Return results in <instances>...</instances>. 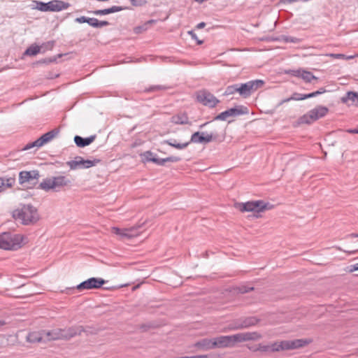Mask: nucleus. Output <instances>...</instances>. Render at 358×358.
Here are the masks:
<instances>
[{
	"mask_svg": "<svg viewBox=\"0 0 358 358\" xmlns=\"http://www.w3.org/2000/svg\"><path fill=\"white\" fill-rule=\"evenodd\" d=\"M88 18L89 17H87L85 16H81V17L76 18L75 21L78 23H85V22L87 23Z\"/></svg>",
	"mask_w": 358,
	"mask_h": 358,
	"instance_id": "nucleus-42",
	"label": "nucleus"
},
{
	"mask_svg": "<svg viewBox=\"0 0 358 358\" xmlns=\"http://www.w3.org/2000/svg\"><path fill=\"white\" fill-rule=\"evenodd\" d=\"M354 271H357L358 270V264H356L355 265H354Z\"/></svg>",
	"mask_w": 358,
	"mask_h": 358,
	"instance_id": "nucleus-60",
	"label": "nucleus"
},
{
	"mask_svg": "<svg viewBox=\"0 0 358 358\" xmlns=\"http://www.w3.org/2000/svg\"><path fill=\"white\" fill-rule=\"evenodd\" d=\"M285 73L293 76L294 77L301 78L306 83H311L313 80H317V78L315 77L310 71L304 70L303 69H289L285 71Z\"/></svg>",
	"mask_w": 358,
	"mask_h": 358,
	"instance_id": "nucleus-17",
	"label": "nucleus"
},
{
	"mask_svg": "<svg viewBox=\"0 0 358 358\" xmlns=\"http://www.w3.org/2000/svg\"><path fill=\"white\" fill-rule=\"evenodd\" d=\"M347 100L352 101V103L358 106V94L354 92H348L346 98H343V102H345Z\"/></svg>",
	"mask_w": 358,
	"mask_h": 358,
	"instance_id": "nucleus-30",
	"label": "nucleus"
},
{
	"mask_svg": "<svg viewBox=\"0 0 358 358\" xmlns=\"http://www.w3.org/2000/svg\"><path fill=\"white\" fill-rule=\"evenodd\" d=\"M205 133L204 132H199L196 131L191 136L190 141H189L190 143H203V139Z\"/></svg>",
	"mask_w": 358,
	"mask_h": 358,
	"instance_id": "nucleus-27",
	"label": "nucleus"
},
{
	"mask_svg": "<svg viewBox=\"0 0 358 358\" xmlns=\"http://www.w3.org/2000/svg\"><path fill=\"white\" fill-rule=\"evenodd\" d=\"M257 350L262 352H267L271 350V348L270 345H259Z\"/></svg>",
	"mask_w": 358,
	"mask_h": 358,
	"instance_id": "nucleus-43",
	"label": "nucleus"
},
{
	"mask_svg": "<svg viewBox=\"0 0 358 358\" xmlns=\"http://www.w3.org/2000/svg\"><path fill=\"white\" fill-rule=\"evenodd\" d=\"M13 217L23 224H33L39 219L36 208L31 204L21 205L13 210Z\"/></svg>",
	"mask_w": 358,
	"mask_h": 358,
	"instance_id": "nucleus-2",
	"label": "nucleus"
},
{
	"mask_svg": "<svg viewBox=\"0 0 358 358\" xmlns=\"http://www.w3.org/2000/svg\"><path fill=\"white\" fill-rule=\"evenodd\" d=\"M145 156L146 157L147 161L149 162V158H152L153 157H156V155H155L153 152L150 151H148L145 153Z\"/></svg>",
	"mask_w": 358,
	"mask_h": 358,
	"instance_id": "nucleus-46",
	"label": "nucleus"
},
{
	"mask_svg": "<svg viewBox=\"0 0 358 358\" xmlns=\"http://www.w3.org/2000/svg\"><path fill=\"white\" fill-rule=\"evenodd\" d=\"M154 22H155V20H150V21L147 22L145 24H143V26L135 27L134 32L136 34H140L142 31H145L148 29V25L153 23Z\"/></svg>",
	"mask_w": 358,
	"mask_h": 358,
	"instance_id": "nucleus-34",
	"label": "nucleus"
},
{
	"mask_svg": "<svg viewBox=\"0 0 358 358\" xmlns=\"http://www.w3.org/2000/svg\"><path fill=\"white\" fill-rule=\"evenodd\" d=\"M164 143L167 144V145H169L173 148H175L176 149L182 150V149L186 148L189 145V142L179 143L176 142V140L171 138V139L164 141Z\"/></svg>",
	"mask_w": 358,
	"mask_h": 358,
	"instance_id": "nucleus-26",
	"label": "nucleus"
},
{
	"mask_svg": "<svg viewBox=\"0 0 358 358\" xmlns=\"http://www.w3.org/2000/svg\"><path fill=\"white\" fill-rule=\"evenodd\" d=\"M196 100L203 106L214 108L220 101L207 90H200L196 93Z\"/></svg>",
	"mask_w": 358,
	"mask_h": 358,
	"instance_id": "nucleus-12",
	"label": "nucleus"
},
{
	"mask_svg": "<svg viewBox=\"0 0 358 358\" xmlns=\"http://www.w3.org/2000/svg\"><path fill=\"white\" fill-rule=\"evenodd\" d=\"M21 238L18 234L9 232L0 234V248L8 250H17L20 245Z\"/></svg>",
	"mask_w": 358,
	"mask_h": 358,
	"instance_id": "nucleus-6",
	"label": "nucleus"
},
{
	"mask_svg": "<svg viewBox=\"0 0 358 358\" xmlns=\"http://www.w3.org/2000/svg\"><path fill=\"white\" fill-rule=\"evenodd\" d=\"M49 11L59 12L62 10L66 9L70 6V4L67 2H64L59 0H54L48 2Z\"/></svg>",
	"mask_w": 358,
	"mask_h": 358,
	"instance_id": "nucleus-19",
	"label": "nucleus"
},
{
	"mask_svg": "<svg viewBox=\"0 0 358 358\" xmlns=\"http://www.w3.org/2000/svg\"><path fill=\"white\" fill-rule=\"evenodd\" d=\"M303 94L295 92L292 94L291 97H289V99L295 100V101H301L304 100V98H303Z\"/></svg>",
	"mask_w": 358,
	"mask_h": 358,
	"instance_id": "nucleus-39",
	"label": "nucleus"
},
{
	"mask_svg": "<svg viewBox=\"0 0 358 358\" xmlns=\"http://www.w3.org/2000/svg\"><path fill=\"white\" fill-rule=\"evenodd\" d=\"M314 96L321 94V92L317 91L313 92Z\"/></svg>",
	"mask_w": 358,
	"mask_h": 358,
	"instance_id": "nucleus-56",
	"label": "nucleus"
},
{
	"mask_svg": "<svg viewBox=\"0 0 358 358\" xmlns=\"http://www.w3.org/2000/svg\"><path fill=\"white\" fill-rule=\"evenodd\" d=\"M130 2L134 6H142L145 3L143 0H130Z\"/></svg>",
	"mask_w": 358,
	"mask_h": 358,
	"instance_id": "nucleus-44",
	"label": "nucleus"
},
{
	"mask_svg": "<svg viewBox=\"0 0 358 358\" xmlns=\"http://www.w3.org/2000/svg\"><path fill=\"white\" fill-rule=\"evenodd\" d=\"M262 338V336L256 332H244L231 336H220L213 338L215 348H224L232 347L236 343L248 341H255Z\"/></svg>",
	"mask_w": 358,
	"mask_h": 358,
	"instance_id": "nucleus-1",
	"label": "nucleus"
},
{
	"mask_svg": "<svg viewBox=\"0 0 358 358\" xmlns=\"http://www.w3.org/2000/svg\"><path fill=\"white\" fill-rule=\"evenodd\" d=\"M181 160V158L178 156H171L166 158H164L165 163L166 162H178Z\"/></svg>",
	"mask_w": 358,
	"mask_h": 358,
	"instance_id": "nucleus-38",
	"label": "nucleus"
},
{
	"mask_svg": "<svg viewBox=\"0 0 358 358\" xmlns=\"http://www.w3.org/2000/svg\"><path fill=\"white\" fill-rule=\"evenodd\" d=\"M80 327H71L69 329H55L51 331H45V342L64 339L69 340L78 334H80L82 329Z\"/></svg>",
	"mask_w": 358,
	"mask_h": 358,
	"instance_id": "nucleus-3",
	"label": "nucleus"
},
{
	"mask_svg": "<svg viewBox=\"0 0 358 358\" xmlns=\"http://www.w3.org/2000/svg\"><path fill=\"white\" fill-rule=\"evenodd\" d=\"M306 339H296L293 341H283L280 343H274L270 348L272 352H278L284 350L297 349L309 344Z\"/></svg>",
	"mask_w": 358,
	"mask_h": 358,
	"instance_id": "nucleus-7",
	"label": "nucleus"
},
{
	"mask_svg": "<svg viewBox=\"0 0 358 358\" xmlns=\"http://www.w3.org/2000/svg\"><path fill=\"white\" fill-rule=\"evenodd\" d=\"M264 82L262 80H250L243 84L238 85V93L243 97L249 96L252 92L262 87Z\"/></svg>",
	"mask_w": 358,
	"mask_h": 358,
	"instance_id": "nucleus-11",
	"label": "nucleus"
},
{
	"mask_svg": "<svg viewBox=\"0 0 358 358\" xmlns=\"http://www.w3.org/2000/svg\"><path fill=\"white\" fill-rule=\"evenodd\" d=\"M171 122L176 124H187L189 118L186 113H179L171 117Z\"/></svg>",
	"mask_w": 358,
	"mask_h": 358,
	"instance_id": "nucleus-24",
	"label": "nucleus"
},
{
	"mask_svg": "<svg viewBox=\"0 0 358 358\" xmlns=\"http://www.w3.org/2000/svg\"><path fill=\"white\" fill-rule=\"evenodd\" d=\"M205 26H206V23L202 22L199 23L197 24L196 27H197V29H202V28L205 27Z\"/></svg>",
	"mask_w": 358,
	"mask_h": 358,
	"instance_id": "nucleus-51",
	"label": "nucleus"
},
{
	"mask_svg": "<svg viewBox=\"0 0 358 358\" xmlns=\"http://www.w3.org/2000/svg\"><path fill=\"white\" fill-rule=\"evenodd\" d=\"M36 8L43 12L49 11V4L48 3H44L42 1H36Z\"/></svg>",
	"mask_w": 358,
	"mask_h": 358,
	"instance_id": "nucleus-32",
	"label": "nucleus"
},
{
	"mask_svg": "<svg viewBox=\"0 0 358 358\" xmlns=\"http://www.w3.org/2000/svg\"><path fill=\"white\" fill-rule=\"evenodd\" d=\"M282 41H283L285 43H298L301 42V39L289 36H282Z\"/></svg>",
	"mask_w": 358,
	"mask_h": 358,
	"instance_id": "nucleus-33",
	"label": "nucleus"
},
{
	"mask_svg": "<svg viewBox=\"0 0 358 358\" xmlns=\"http://www.w3.org/2000/svg\"><path fill=\"white\" fill-rule=\"evenodd\" d=\"M167 87L164 85H153L150 87L146 91L148 92H155V91H161L165 90Z\"/></svg>",
	"mask_w": 358,
	"mask_h": 358,
	"instance_id": "nucleus-35",
	"label": "nucleus"
},
{
	"mask_svg": "<svg viewBox=\"0 0 358 358\" xmlns=\"http://www.w3.org/2000/svg\"><path fill=\"white\" fill-rule=\"evenodd\" d=\"M348 132L350 134H358V129H350V130H348Z\"/></svg>",
	"mask_w": 358,
	"mask_h": 358,
	"instance_id": "nucleus-53",
	"label": "nucleus"
},
{
	"mask_svg": "<svg viewBox=\"0 0 358 358\" xmlns=\"http://www.w3.org/2000/svg\"><path fill=\"white\" fill-rule=\"evenodd\" d=\"M350 236H351V237H358V234H351L350 235Z\"/></svg>",
	"mask_w": 358,
	"mask_h": 358,
	"instance_id": "nucleus-59",
	"label": "nucleus"
},
{
	"mask_svg": "<svg viewBox=\"0 0 358 358\" xmlns=\"http://www.w3.org/2000/svg\"><path fill=\"white\" fill-rule=\"evenodd\" d=\"M189 358H208V356L207 355H196V356L189 357Z\"/></svg>",
	"mask_w": 358,
	"mask_h": 358,
	"instance_id": "nucleus-52",
	"label": "nucleus"
},
{
	"mask_svg": "<svg viewBox=\"0 0 358 358\" xmlns=\"http://www.w3.org/2000/svg\"><path fill=\"white\" fill-rule=\"evenodd\" d=\"M109 22L108 21H99L98 20V28H101L105 26L109 25Z\"/></svg>",
	"mask_w": 358,
	"mask_h": 358,
	"instance_id": "nucleus-47",
	"label": "nucleus"
},
{
	"mask_svg": "<svg viewBox=\"0 0 358 358\" xmlns=\"http://www.w3.org/2000/svg\"><path fill=\"white\" fill-rule=\"evenodd\" d=\"M96 138V135L90 136L87 138H83L80 136H75L74 142L79 148H83L91 144Z\"/></svg>",
	"mask_w": 358,
	"mask_h": 358,
	"instance_id": "nucleus-21",
	"label": "nucleus"
},
{
	"mask_svg": "<svg viewBox=\"0 0 358 358\" xmlns=\"http://www.w3.org/2000/svg\"><path fill=\"white\" fill-rule=\"evenodd\" d=\"M328 111L329 109L327 107L319 106L301 116L299 119V123L310 124L320 118L324 117Z\"/></svg>",
	"mask_w": 358,
	"mask_h": 358,
	"instance_id": "nucleus-8",
	"label": "nucleus"
},
{
	"mask_svg": "<svg viewBox=\"0 0 358 358\" xmlns=\"http://www.w3.org/2000/svg\"><path fill=\"white\" fill-rule=\"evenodd\" d=\"M208 123H210V122H205L204 124L200 125V128H203L206 125H207Z\"/></svg>",
	"mask_w": 358,
	"mask_h": 358,
	"instance_id": "nucleus-58",
	"label": "nucleus"
},
{
	"mask_svg": "<svg viewBox=\"0 0 358 358\" xmlns=\"http://www.w3.org/2000/svg\"><path fill=\"white\" fill-rule=\"evenodd\" d=\"M246 109L247 108L243 107V106H239L236 108H232L228 109V110L220 113L219 115H217V116H215L214 117V120L225 121L227 120L228 117H236L240 115L247 113L248 112H247Z\"/></svg>",
	"mask_w": 358,
	"mask_h": 358,
	"instance_id": "nucleus-16",
	"label": "nucleus"
},
{
	"mask_svg": "<svg viewBox=\"0 0 358 358\" xmlns=\"http://www.w3.org/2000/svg\"><path fill=\"white\" fill-rule=\"evenodd\" d=\"M54 46L53 41H48L46 43H43L41 46H40L41 50L43 49V51L45 50H51Z\"/></svg>",
	"mask_w": 358,
	"mask_h": 358,
	"instance_id": "nucleus-37",
	"label": "nucleus"
},
{
	"mask_svg": "<svg viewBox=\"0 0 358 358\" xmlns=\"http://www.w3.org/2000/svg\"><path fill=\"white\" fill-rule=\"evenodd\" d=\"M236 92H238V84L228 86L226 88V90H225L224 94V95H231V94H234Z\"/></svg>",
	"mask_w": 358,
	"mask_h": 358,
	"instance_id": "nucleus-31",
	"label": "nucleus"
},
{
	"mask_svg": "<svg viewBox=\"0 0 358 358\" xmlns=\"http://www.w3.org/2000/svg\"><path fill=\"white\" fill-rule=\"evenodd\" d=\"M312 97H315L314 94H313V92L309 93V94H303V98H304V99H306L308 98H312Z\"/></svg>",
	"mask_w": 358,
	"mask_h": 358,
	"instance_id": "nucleus-48",
	"label": "nucleus"
},
{
	"mask_svg": "<svg viewBox=\"0 0 358 358\" xmlns=\"http://www.w3.org/2000/svg\"><path fill=\"white\" fill-rule=\"evenodd\" d=\"M105 282L106 281L102 278H90L87 280L82 282L76 287L66 288L64 292L67 294H71L73 293L75 289H78L79 292L84 289H98L103 285Z\"/></svg>",
	"mask_w": 358,
	"mask_h": 358,
	"instance_id": "nucleus-9",
	"label": "nucleus"
},
{
	"mask_svg": "<svg viewBox=\"0 0 358 358\" xmlns=\"http://www.w3.org/2000/svg\"><path fill=\"white\" fill-rule=\"evenodd\" d=\"M318 91L321 92V94L327 92L324 87L320 88Z\"/></svg>",
	"mask_w": 358,
	"mask_h": 358,
	"instance_id": "nucleus-54",
	"label": "nucleus"
},
{
	"mask_svg": "<svg viewBox=\"0 0 358 358\" xmlns=\"http://www.w3.org/2000/svg\"><path fill=\"white\" fill-rule=\"evenodd\" d=\"M15 183L14 178H0V192L6 190L8 188L12 187Z\"/></svg>",
	"mask_w": 358,
	"mask_h": 358,
	"instance_id": "nucleus-25",
	"label": "nucleus"
},
{
	"mask_svg": "<svg viewBox=\"0 0 358 358\" xmlns=\"http://www.w3.org/2000/svg\"><path fill=\"white\" fill-rule=\"evenodd\" d=\"M269 203H265L262 200L251 201L245 203H236L234 206L236 209L242 213L244 212H255L260 213L265 210L269 209Z\"/></svg>",
	"mask_w": 358,
	"mask_h": 358,
	"instance_id": "nucleus-5",
	"label": "nucleus"
},
{
	"mask_svg": "<svg viewBox=\"0 0 358 358\" xmlns=\"http://www.w3.org/2000/svg\"><path fill=\"white\" fill-rule=\"evenodd\" d=\"M6 324V322L5 321L3 320H0V327H3V325Z\"/></svg>",
	"mask_w": 358,
	"mask_h": 358,
	"instance_id": "nucleus-57",
	"label": "nucleus"
},
{
	"mask_svg": "<svg viewBox=\"0 0 358 358\" xmlns=\"http://www.w3.org/2000/svg\"><path fill=\"white\" fill-rule=\"evenodd\" d=\"M59 132V130L58 129H54L44 134L34 142L27 144L25 146L24 150H28L34 147L39 148L43 146L44 144L51 141L54 138H55L58 135Z\"/></svg>",
	"mask_w": 358,
	"mask_h": 358,
	"instance_id": "nucleus-13",
	"label": "nucleus"
},
{
	"mask_svg": "<svg viewBox=\"0 0 358 358\" xmlns=\"http://www.w3.org/2000/svg\"><path fill=\"white\" fill-rule=\"evenodd\" d=\"M41 51V48L38 45H31L24 52V55L34 56L36 55Z\"/></svg>",
	"mask_w": 358,
	"mask_h": 358,
	"instance_id": "nucleus-28",
	"label": "nucleus"
},
{
	"mask_svg": "<svg viewBox=\"0 0 358 358\" xmlns=\"http://www.w3.org/2000/svg\"><path fill=\"white\" fill-rule=\"evenodd\" d=\"M140 226L132 227L130 228L120 229L118 227H112L111 232L117 235L120 240L130 239L138 236L137 229Z\"/></svg>",
	"mask_w": 358,
	"mask_h": 358,
	"instance_id": "nucleus-14",
	"label": "nucleus"
},
{
	"mask_svg": "<svg viewBox=\"0 0 358 358\" xmlns=\"http://www.w3.org/2000/svg\"><path fill=\"white\" fill-rule=\"evenodd\" d=\"M87 24L94 28H98V20L94 17H89Z\"/></svg>",
	"mask_w": 358,
	"mask_h": 358,
	"instance_id": "nucleus-40",
	"label": "nucleus"
},
{
	"mask_svg": "<svg viewBox=\"0 0 358 358\" xmlns=\"http://www.w3.org/2000/svg\"><path fill=\"white\" fill-rule=\"evenodd\" d=\"M292 101V99H289V97L287 98V99H282V101H280V102L278 103V106H281L282 105L283 103H287V102H289Z\"/></svg>",
	"mask_w": 358,
	"mask_h": 358,
	"instance_id": "nucleus-49",
	"label": "nucleus"
},
{
	"mask_svg": "<svg viewBox=\"0 0 358 358\" xmlns=\"http://www.w3.org/2000/svg\"><path fill=\"white\" fill-rule=\"evenodd\" d=\"M26 341L30 343H45V330L29 333L27 336Z\"/></svg>",
	"mask_w": 358,
	"mask_h": 358,
	"instance_id": "nucleus-18",
	"label": "nucleus"
},
{
	"mask_svg": "<svg viewBox=\"0 0 358 358\" xmlns=\"http://www.w3.org/2000/svg\"><path fill=\"white\" fill-rule=\"evenodd\" d=\"M259 322V320L255 317H249L244 319L240 324H238L235 329H241L248 328L252 326L256 325Z\"/></svg>",
	"mask_w": 358,
	"mask_h": 358,
	"instance_id": "nucleus-22",
	"label": "nucleus"
},
{
	"mask_svg": "<svg viewBox=\"0 0 358 358\" xmlns=\"http://www.w3.org/2000/svg\"><path fill=\"white\" fill-rule=\"evenodd\" d=\"M252 287H247V286H241L238 287V292L242 294H245L249 292L251 290H253Z\"/></svg>",
	"mask_w": 358,
	"mask_h": 358,
	"instance_id": "nucleus-41",
	"label": "nucleus"
},
{
	"mask_svg": "<svg viewBox=\"0 0 358 358\" xmlns=\"http://www.w3.org/2000/svg\"><path fill=\"white\" fill-rule=\"evenodd\" d=\"M202 43H203V41H198V43H199V44H201Z\"/></svg>",
	"mask_w": 358,
	"mask_h": 358,
	"instance_id": "nucleus-61",
	"label": "nucleus"
},
{
	"mask_svg": "<svg viewBox=\"0 0 358 358\" xmlns=\"http://www.w3.org/2000/svg\"><path fill=\"white\" fill-rule=\"evenodd\" d=\"M149 162H154L155 164L159 165V166H164L165 164L164 159H159L157 157H153L152 158H149Z\"/></svg>",
	"mask_w": 358,
	"mask_h": 358,
	"instance_id": "nucleus-36",
	"label": "nucleus"
},
{
	"mask_svg": "<svg viewBox=\"0 0 358 358\" xmlns=\"http://www.w3.org/2000/svg\"><path fill=\"white\" fill-rule=\"evenodd\" d=\"M194 346L197 348L198 349L202 350H209L212 349H215L214 348V343H213V338H203L199 341H197Z\"/></svg>",
	"mask_w": 358,
	"mask_h": 358,
	"instance_id": "nucleus-20",
	"label": "nucleus"
},
{
	"mask_svg": "<svg viewBox=\"0 0 358 358\" xmlns=\"http://www.w3.org/2000/svg\"><path fill=\"white\" fill-rule=\"evenodd\" d=\"M328 56L332 57V58H335V59H344L345 58V55H343V54H334V53H331L329 55H328Z\"/></svg>",
	"mask_w": 358,
	"mask_h": 358,
	"instance_id": "nucleus-45",
	"label": "nucleus"
},
{
	"mask_svg": "<svg viewBox=\"0 0 358 358\" xmlns=\"http://www.w3.org/2000/svg\"><path fill=\"white\" fill-rule=\"evenodd\" d=\"M123 10L122 6H113L110 8H105L102 10H96L92 11V13L96 15H108L116 12H119Z\"/></svg>",
	"mask_w": 358,
	"mask_h": 358,
	"instance_id": "nucleus-23",
	"label": "nucleus"
},
{
	"mask_svg": "<svg viewBox=\"0 0 358 358\" xmlns=\"http://www.w3.org/2000/svg\"><path fill=\"white\" fill-rule=\"evenodd\" d=\"M99 159H85L82 157L78 156L75 157L74 160L69 161L66 164L69 166L71 170L89 169L94 166L101 162Z\"/></svg>",
	"mask_w": 358,
	"mask_h": 358,
	"instance_id": "nucleus-10",
	"label": "nucleus"
},
{
	"mask_svg": "<svg viewBox=\"0 0 358 358\" xmlns=\"http://www.w3.org/2000/svg\"><path fill=\"white\" fill-rule=\"evenodd\" d=\"M219 137V134L217 132H211L210 134H206V136H203V144H206L213 141L217 140Z\"/></svg>",
	"mask_w": 358,
	"mask_h": 358,
	"instance_id": "nucleus-29",
	"label": "nucleus"
},
{
	"mask_svg": "<svg viewBox=\"0 0 358 358\" xmlns=\"http://www.w3.org/2000/svg\"><path fill=\"white\" fill-rule=\"evenodd\" d=\"M39 177V171L37 170L30 171H22L19 173V182L21 185L29 183L34 185L38 182Z\"/></svg>",
	"mask_w": 358,
	"mask_h": 358,
	"instance_id": "nucleus-15",
	"label": "nucleus"
},
{
	"mask_svg": "<svg viewBox=\"0 0 358 358\" xmlns=\"http://www.w3.org/2000/svg\"><path fill=\"white\" fill-rule=\"evenodd\" d=\"M71 181L64 176H58L44 179L39 185V187L46 192L68 186Z\"/></svg>",
	"mask_w": 358,
	"mask_h": 358,
	"instance_id": "nucleus-4",
	"label": "nucleus"
},
{
	"mask_svg": "<svg viewBox=\"0 0 358 358\" xmlns=\"http://www.w3.org/2000/svg\"><path fill=\"white\" fill-rule=\"evenodd\" d=\"M189 34L192 36V38H196V34L192 31H189Z\"/></svg>",
	"mask_w": 358,
	"mask_h": 358,
	"instance_id": "nucleus-55",
	"label": "nucleus"
},
{
	"mask_svg": "<svg viewBox=\"0 0 358 358\" xmlns=\"http://www.w3.org/2000/svg\"><path fill=\"white\" fill-rule=\"evenodd\" d=\"M297 0H280V2L281 3H292L294 1H296Z\"/></svg>",
	"mask_w": 358,
	"mask_h": 358,
	"instance_id": "nucleus-50",
	"label": "nucleus"
}]
</instances>
